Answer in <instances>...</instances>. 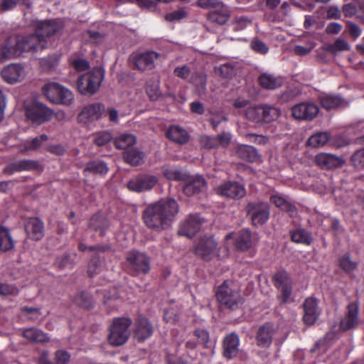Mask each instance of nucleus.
<instances>
[{
	"mask_svg": "<svg viewBox=\"0 0 364 364\" xmlns=\"http://www.w3.org/2000/svg\"><path fill=\"white\" fill-rule=\"evenodd\" d=\"M178 211V205L175 200L162 199L146 209L144 220L149 228L164 230L171 226Z\"/></svg>",
	"mask_w": 364,
	"mask_h": 364,
	"instance_id": "1",
	"label": "nucleus"
},
{
	"mask_svg": "<svg viewBox=\"0 0 364 364\" xmlns=\"http://www.w3.org/2000/svg\"><path fill=\"white\" fill-rule=\"evenodd\" d=\"M9 42L13 44L16 57L25 52H35L42 50L46 46V41L38 36L36 33L11 35L9 36Z\"/></svg>",
	"mask_w": 364,
	"mask_h": 364,
	"instance_id": "2",
	"label": "nucleus"
},
{
	"mask_svg": "<svg viewBox=\"0 0 364 364\" xmlns=\"http://www.w3.org/2000/svg\"><path fill=\"white\" fill-rule=\"evenodd\" d=\"M104 78V72L100 68L81 75L77 81L78 91L82 95H92L96 92Z\"/></svg>",
	"mask_w": 364,
	"mask_h": 364,
	"instance_id": "3",
	"label": "nucleus"
},
{
	"mask_svg": "<svg viewBox=\"0 0 364 364\" xmlns=\"http://www.w3.org/2000/svg\"><path fill=\"white\" fill-rule=\"evenodd\" d=\"M46 97L55 104L70 105L74 101L73 93L57 82H48L42 88Z\"/></svg>",
	"mask_w": 364,
	"mask_h": 364,
	"instance_id": "4",
	"label": "nucleus"
},
{
	"mask_svg": "<svg viewBox=\"0 0 364 364\" xmlns=\"http://www.w3.org/2000/svg\"><path fill=\"white\" fill-rule=\"evenodd\" d=\"M217 243L212 237H205L200 238L195 246L196 254L204 260H211L218 256L220 258H224L229 254L227 247L224 250H220L217 255Z\"/></svg>",
	"mask_w": 364,
	"mask_h": 364,
	"instance_id": "5",
	"label": "nucleus"
},
{
	"mask_svg": "<svg viewBox=\"0 0 364 364\" xmlns=\"http://www.w3.org/2000/svg\"><path fill=\"white\" fill-rule=\"evenodd\" d=\"M25 113L27 119L36 124H41L50 120L53 111L47 106L36 101L25 103Z\"/></svg>",
	"mask_w": 364,
	"mask_h": 364,
	"instance_id": "6",
	"label": "nucleus"
},
{
	"mask_svg": "<svg viewBox=\"0 0 364 364\" xmlns=\"http://www.w3.org/2000/svg\"><path fill=\"white\" fill-rule=\"evenodd\" d=\"M131 320L128 318H119L114 320L109 328V343L115 346L123 345L129 336V328Z\"/></svg>",
	"mask_w": 364,
	"mask_h": 364,
	"instance_id": "7",
	"label": "nucleus"
},
{
	"mask_svg": "<svg viewBox=\"0 0 364 364\" xmlns=\"http://www.w3.org/2000/svg\"><path fill=\"white\" fill-rule=\"evenodd\" d=\"M257 242L255 234L250 232L247 229H244L238 232L229 233L225 236V245L234 242L236 248L240 250H247Z\"/></svg>",
	"mask_w": 364,
	"mask_h": 364,
	"instance_id": "8",
	"label": "nucleus"
},
{
	"mask_svg": "<svg viewBox=\"0 0 364 364\" xmlns=\"http://www.w3.org/2000/svg\"><path fill=\"white\" fill-rule=\"evenodd\" d=\"M246 210L255 226L264 224L269 217V207L267 203H250L246 207Z\"/></svg>",
	"mask_w": 364,
	"mask_h": 364,
	"instance_id": "9",
	"label": "nucleus"
},
{
	"mask_svg": "<svg viewBox=\"0 0 364 364\" xmlns=\"http://www.w3.org/2000/svg\"><path fill=\"white\" fill-rule=\"evenodd\" d=\"M27 75L24 66L19 63H11L5 66L1 72L2 79L10 85L23 80Z\"/></svg>",
	"mask_w": 364,
	"mask_h": 364,
	"instance_id": "10",
	"label": "nucleus"
},
{
	"mask_svg": "<svg viewBox=\"0 0 364 364\" xmlns=\"http://www.w3.org/2000/svg\"><path fill=\"white\" fill-rule=\"evenodd\" d=\"M216 297L220 304L229 308H234L240 301V295L237 290L232 289L228 283L225 282L217 291Z\"/></svg>",
	"mask_w": 364,
	"mask_h": 364,
	"instance_id": "11",
	"label": "nucleus"
},
{
	"mask_svg": "<svg viewBox=\"0 0 364 364\" xmlns=\"http://www.w3.org/2000/svg\"><path fill=\"white\" fill-rule=\"evenodd\" d=\"M215 193L221 196L230 198H240L245 196V187L237 182H225L215 188Z\"/></svg>",
	"mask_w": 364,
	"mask_h": 364,
	"instance_id": "12",
	"label": "nucleus"
},
{
	"mask_svg": "<svg viewBox=\"0 0 364 364\" xmlns=\"http://www.w3.org/2000/svg\"><path fill=\"white\" fill-rule=\"evenodd\" d=\"M158 178L152 175H140L131 179L127 183L129 190L134 192L149 191L158 183Z\"/></svg>",
	"mask_w": 364,
	"mask_h": 364,
	"instance_id": "13",
	"label": "nucleus"
},
{
	"mask_svg": "<svg viewBox=\"0 0 364 364\" xmlns=\"http://www.w3.org/2000/svg\"><path fill=\"white\" fill-rule=\"evenodd\" d=\"M316 164L323 169H334L342 167L346 160L342 157L330 153L321 152L315 156Z\"/></svg>",
	"mask_w": 364,
	"mask_h": 364,
	"instance_id": "14",
	"label": "nucleus"
},
{
	"mask_svg": "<svg viewBox=\"0 0 364 364\" xmlns=\"http://www.w3.org/2000/svg\"><path fill=\"white\" fill-rule=\"evenodd\" d=\"M318 113V106L312 102L299 103L291 108L292 116L297 119L311 120Z\"/></svg>",
	"mask_w": 364,
	"mask_h": 364,
	"instance_id": "15",
	"label": "nucleus"
},
{
	"mask_svg": "<svg viewBox=\"0 0 364 364\" xmlns=\"http://www.w3.org/2000/svg\"><path fill=\"white\" fill-rule=\"evenodd\" d=\"M34 26L36 34L46 41V37L58 33L62 28V23L55 20L37 21Z\"/></svg>",
	"mask_w": 364,
	"mask_h": 364,
	"instance_id": "16",
	"label": "nucleus"
},
{
	"mask_svg": "<svg viewBox=\"0 0 364 364\" xmlns=\"http://www.w3.org/2000/svg\"><path fill=\"white\" fill-rule=\"evenodd\" d=\"M127 262L130 268L137 273L146 274L149 270V259L141 252H131L127 257Z\"/></svg>",
	"mask_w": 364,
	"mask_h": 364,
	"instance_id": "17",
	"label": "nucleus"
},
{
	"mask_svg": "<svg viewBox=\"0 0 364 364\" xmlns=\"http://www.w3.org/2000/svg\"><path fill=\"white\" fill-rule=\"evenodd\" d=\"M203 222L198 215H191L181 225L178 233L191 237L200 229Z\"/></svg>",
	"mask_w": 364,
	"mask_h": 364,
	"instance_id": "18",
	"label": "nucleus"
},
{
	"mask_svg": "<svg viewBox=\"0 0 364 364\" xmlns=\"http://www.w3.org/2000/svg\"><path fill=\"white\" fill-rule=\"evenodd\" d=\"M105 111V107L100 104H91L83 108L79 114V120L83 123H87L97 120L101 117Z\"/></svg>",
	"mask_w": 364,
	"mask_h": 364,
	"instance_id": "19",
	"label": "nucleus"
},
{
	"mask_svg": "<svg viewBox=\"0 0 364 364\" xmlns=\"http://www.w3.org/2000/svg\"><path fill=\"white\" fill-rule=\"evenodd\" d=\"M275 284L282 294V301L285 302L291 292V282L286 272H279L274 276Z\"/></svg>",
	"mask_w": 364,
	"mask_h": 364,
	"instance_id": "20",
	"label": "nucleus"
},
{
	"mask_svg": "<svg viewBox=\"0 0 364 364\" xmlns=\"http://www.w3.org/2000/svg\"><path fill=\"white\" fill-rule=\"evenodd\" d=\"M304 321L308 325L314 324L319 315L317 301L314 298L306 299L304 304Z\"/></svg>",
	"mask_w": 364,
	"mask_h": 364,
	"instance_id": "21",
	"label": "nucleus"
},
{
	"mask_svg": "<svg viewBox=\"0 0 364 364\" xmlns=\"http://www.w3.org/2000/svg\"><path fill=\"white\" fill-rule=\"evenodd\" d=\"M320 103L326 109H332L338 107H344L348 102L339 95L332 94H323L321 95Z\"/></svg>",
	"mask_w": 364,
	"mask_h": 364,
	"instance_id": "22",
	"label": "nucleus"
},
{
	"mask_svg": "<svg viewBox=\"0 0 364 364\" xmlns=\"http://www.w3.org/2000/svg\"><path fill=\"white\" fill-rule=\"evenodd\" d=\"M159 57L158 53L146 52L135 56L134 63L135 66L141 70H149L154 68V60Z\"/></svg>",
	"mask_w": 364,
	"mask_h": 364,
	"instance_id": "23",
	"label": "nucleus"
},
{
	"mask_svg": "<svg viewBox=\"0 0 364 364\" xmlns=\"http://www.w3.org/2000/svg\"><path fill=\"white\" fill-rule=\"evenodd\" d=\"M26 231L31 239L41 240L44 235L43 223L38 218H30L26 225Z\"/></svg>",
	"mask_w": 364,
	"mask_h": 364,
	"instance_id": "24",
	"label": "nucleus"
},
{
	"mask_svg": "<svg viewBox=\"0 0 364 364\" xmlns=\"http://www.w3.org/2000/svg\"><path fill=\"white\" fill-rule=\"evenodd\" d=\"M206 188V182L200 176H192L188 183L184 186L183 192L188 196H193Z\"/></svg>",
	"mask_w": 364,
	"mask_h": 364,
	"instance_id": "25",
	"label": "nucleus"
},
{
	"mask_svg": "<svg viewBox=\"0 0 364 364\" xmlns=\"http://www.w3.org/2000/svg\"><path fill=\"white\" fill-rule=\"evenodd\" d=\"M358 307L356 304L352 303L348 306V311L346 317L341 321V328L347 331L355 327L358 323Z\"/></svg>",
	"mask_w": 364,
	"mask_h": 364,
	"instance_id": "26",
	"label": "nucleus"
},
{
	"mask_svg": "<svg viewBox=\"0 0 364 364\" xmlns=\"http://www.w3.org/2000/svg\"><path fill=\"white\" fill-rule=\"evenodd\" d=\"M239 338L235 334H230L224 339V355L228 358L235 356L238 352Z\"/></svg>",
	"mask_w": 364,
	"mask_h": 364,
	"instance_id": "27",
	"label": "nucleus"
},
{
	"mask_svg": "<svg viewBox=\"0 0 364 364\" xmlns=\"http://www.w3.org/2000/svg\"><path fill=\"white\" fill-rule=\"evenodd\" d=\"M152 334V327L146 318L139 319L134 335L138 340H145Z\"/></svg>",
	"mask_w": 364,
	"mask_h": 364,
	"instance_id": "28",
	"label": "nucleus"
},
{
	"mask_svg": "<svg viewBox=\"0 0 364 364\" xmlns=\"http://www.w3.org/2000/svg\"><path fill=\"white\" fill-rule=\"evenodd\" d=\"M259 85L267 90H274L279 87L283 80L281 77H275L272 75L263 73L259 77Z\"/></svg>",
	"mask_w": 364,
	"mask_h": 364,
	"instance_id": "29",
	"label": "nucleus"
},
{
	"mask_svg": "<svg viewBox=\"0 0 364 364\" xmlns=\"http://www.w3.org/2000/svg\"><path fill=\"white\" fill-rule=\"evenodd\" d=\"M237 154L240 158L249 162H255L259 159V156L257 150L252 146H238Z\"/></svg>",
	"mask_w": 364,
	"mask_h": 364,
	"instance_id": "30",
	"label": "nucleus"
},
{
	"mask_svg": "<svg viewBox=\"0 0 364 364\" xmlns=\"http://www.w3.org/2000/svg\"><path fill=\"white\" fill-rule=\"evenodd\" d=\"M219 6H221L220 10L210 12L208 14V18L213 22L219 24H224L229 20L230 17V11L229 8L222 2H220Z\"/></svg>",
	"mask_w": 364,
	"mask_h": 364,
	"instance_id": "31",
	"label": "nucleus"
},
{
	"mask_svg": "<svg viewBox=\"0 0 364 364\" xmlns=\"http://www.w3.org/2000/svg\"><path fill=\"white\" fill-rule=\"evenodd\" d=\"M262 114H264L263 105L250 106L245 110V117L255 124L263 123Z\"/></svg>",
	"mask_w": 364,
	"mask_h": 364,
	"instance_id": "32",
	"label": "nucleus"
},
{
	"mask_svg": "<svg viewBox=\"0 0 364 364\" xmlns=\"http://www.w3.org/2000/svg\"><path fill=\"white\" fill-rule=\"evenodd\" d=\"M323 49L326 52L333 55H337L341 52L349 50L350 49V46L347 41L338 38L334 43L324 45Z\"/></svg>",
	"mask_w": 364,
	"mask_h": 364,
	"instance_id": "33",
	"label": "nucleus"
},
{
	"mask_svg": "<svg viewBox=\"0 0 364 364\" xmlns=\"http://www.w3.org/2000/svg\"><path fill=\"white\" fill-rule=\"evenodd\" d=\"M167 136L179 144H184L188 141L187 132L178 126H171L166 132Z\"/></svg>",
	"mask_w": 364,
	"mask_h": 364,
	"instance_id": "34",
	"label": "nucleus"
},
{
	"mask_svg": "<svg viewBox=\"0 0 364 364\" xmlns=\"http://www.w3.org/2000/svg\"><path fill=\"white\" fill-rule=\"evenodd\" d=\"M330 140V134L328 132H317L311 135L307 144L313 148H321L325 146Z\"/></svg>",
	"mask_w": 364,
	"mask_h": 364,
	"instance_id": "35",
	"label": "nucleus"
},
{
	"mask_svg": "<svg viewBox=\"0 0 364 364\" xmlns=\"http://www.w3.org/2000/svg\"><path fill=\"white\" fill-rule=\"evenodd\" d=\"M23 336L27 340L33 342H46L48 341V336L41 330L36 328H30L24 330Z\"/></svg>",
	"mask_w": 364,
	"mask_h": 364,
	"instance_id": "36",
	"label": "nucleus"
},
{
	"mask_svg": "<svg viewBox=\"0 0 364 364\" xmlns=\"http://www.w3.org/2000/svg\"><path fill=\"white\" fill-rule=\"evenodd\" d=\"M14 240L9 230L0 226V251L6 252L14 247Z\"/></svg>",
	"mask_w": 364,
	"mask_h": 364,
	"instance_id": "37",
	"label": "nucleus"
},
{
	"mask_svg": "<svg viewBox=\"0 0 364 364\" xmlns=\"http://www.w3.org/2000/svg\"><path fill=\"white\" fill-rule=\"evenodd\" d=\"M144 158V154L135 149L126 150L124 153V160L129 164L136 166L140 164Z\"/></svg>",
	"mask_w": 364,
	"mask_h": 364,
	"instance_id": "38",
	"label": "nucleus"
},
{
	"mask_svg": "<svg viewBox=\"0 0 364 364\" xmlns=\"http://www.w3.org/2000/svg\"><path fill=\"white\" fill-rule=\"evenodd\" d=\"M48 353H45L41 358V364H53L47 359ZM70 355L63 350H59L55 352V363L56 364H65L70 361Z\"/></svg>",
	"mask_w": 364,
	"mask_h": 364,
	"instance_id": "39",
	"label": "nucleus"
},
{
	"mask_svg": "<svg viewBox=\"0 0 364 364\" xmlns=\"http://www.w3.org/2000/svg\"><path fill=\"white\" fill-rule=\"evenodd\" d=\"M114 145L119 149H129V147L134 144L136 137L133 134H124L114 139Z\"/></svg>",
	"mask_w": 364,
	"mask_h": 364,
	"instance_id": "40",
	"label": "nucleus"
},
{
	"mask_svg": "<svg viewBox=\"0 0 364 364\" xmlns=\"http://www.w3.org/2000/svg\"><path fill=\"white\" fill-rule=\"evenodd\" d=\"M271 201L277 207L280 208L283 210L290 213L292 216L295 213V207L289 203L286 199L279 195H274L271 197Z\"/></svg>",
	"mask_w": 364,
	"mask_h": 364,
	"instance_id": "41",
	"label": "nucleus"
},
{
	"mask_svg": "<svg viewBox=\"0 0 364 364\" xmlns=\"http://www.w3.org/2000/svg\"><path fill=\"white\" fill-rule=\"evenodd\" d=\"M257 341L259 346L266 347L269 346L272 341L270 328L264 326L259 328L257 333Z\"/></svg>",
	"mask_w": 364,
	"mask_h": 364,
	"instance_id": "42",
	"label": "nucleus"
},
{
	"mask_svg": "<svg viewBox=\"0 0 364 364\" xmlns=\"http://www.w3.org/2000/svg\"><path fill=\"white\" fill-rule=\"evenodd\" d=\"M162 173L168 180H185L186 178L185 173L172 166H164Z\"/></svg>",
	"mask_w": 364,
	"mask_h": 364,
	"instance_id": "43",
	"label": "nucleus"
},
{
	"mask_svg": "<svg viewBox=\"0 0 364 364\" xmlns=\"http://www.w3.org/2000/svg\"><path fill=\"white\" fill-rule=\"evenodd\" d=\"M146 91L151 100H157L161 96L159 80H149L146 82Z\"/></svg>",
	"mask_w": 364,
	"mask_h": 364,
	"instance_id": "44",
	"label": "nucleus"
},
{
	"mask_svg": "<svg viewBox=\"0 0 364 364\" xmlns=\"http://www.w3.org/2000/svg\"><path fill=\"white\" fill-rule=\"evenodd\" d=\"M291 240L296 243L309 245L311 242V235L304 229H297L291 232Z\"/></svg>",
	"mask_w": 364,
	"mask_h": 364,
	"instance_id": "45",
	"label": "nucleus"
},
{
	"mask_svg": "<svg viewBox=\"0 0 364 364\" xmlns=\"http://www.w3.org/2000/svg\"><path fill=\"white\" fill-rule=\"evenodd\" d=\"M14 57L16 55L13 49V44L10 43L9 37L5 43L0 45V63Z\"/></svg>",
	"mask_w": 364,
	"mask_h": 364,
	"instance_id": "46",
	"label": "nucleus"
},
{
	"mask_svg": "<svg viewBox=\"0 0 364 364\" xmlns=\"http://www.w3.org/2000/svg\"><path fill=\"white\" fill-rule=\"evenodd\" d=\"M263 123H269L274 121L280 114V112L277 108L267 105H263Z\"/></svg>",
	"mask_w": 364,
	"mask_h": 364,
	"instance_id": "47",
	"label": "nucleus"
},
{
	"mask_svg": "<svg viewBox=\"0 0 364 364\" xmlns=\"http://www.w3.org/2000/svg\"><path fill=\"white\" fill-rule=\"evenodd\" d=\"M339 266L346 272L351 273L357 268L358 263L352 260L348 255H345L339 259Z\"/></svg>",
	"mask_w": 364,
	"mask_h": 364,
	"instance_id": "48",
	"label": "nucleus"
},
{
	"mask_svg": "<svg viewBox=\"0 0 364 364\" xmlns=\"http://www.w3.org/2000/svg\"><path fill=\"white\" fill-rule=\"evenodd\" d=\"M106 164L102 161H92L87 164L85 171L93 173L104 174L107 172Z\"/></svg>",
	"mask_w": 364,
	"mask_h": 364,
	"instance_id": "49",
	"label": "nucleus"
},
{
	"mask_svg": "<svg viewBox=\"0 0 364 364\" xmlns=\"http://www.w3.org/2000/svg\"><path fill=\"white\" fill-rule=\"evenodd\" d=\"M41 313L39 309L24 307L21 311V317L24 319L37 321L40 319Z\"/></svg>",
	"mask_w": 364,
	"mask_h": 364,
	"instance_id": "50",
	"label": "nucleus"
},
{
	"mask_svg": "<svg viewBox=\"0 0 364 364\" xmlns=\"http://www.w3.org/2000/svg\"><path fill=\"white\" fill-rule=\"evenodd\" d=\"M252 21L246 16L236 18L232 22V29L235 31H242L247 28Z\"/></svg>",
	"mask_w": 364,
	"mask_h": 364,
	"instance_id": "51",
	"label": "nucleus"
},
{
	"mask_svg": "<svg viewBox=\"0 0 364 364\" xmlns=\"http://www.w3.org/2000/svg\"><path fill=\"white\" fill-rule=\"evenodd\" d=\"M112 139L111 134L108 132L97 133L94 136V142L98 146H102L108 143Z\"/></svg>",
	"mask_w": 364,
	"mask_h": 364,
	"instance_id": "52",
	"label": "nucleus"
},
{
	"mask_svg": "<svg viewBox=\"0 0 364 364\" xmlns=\"http://www.w3.org/2000/svg\"><path fill=\"white\" fill-rule=\"evenodd\" d=\"M35 167V162L28 160L19 161L13 164V168L16 171H28Z\"/></svg>",
	"mask_w": 364,
	"mask_h": 364,
	"instance_id": "53",
	"label": "nucleus"
},
{
	"mask_svg": "<svg viewBox=\"0 0 364 364\" xmlns=\"http://www.w3.org/2000/svg\"><path fill=\"white\" fill-rule=\"evenodd\" d=\"M191 82L196 87H198V90L199 93L203 92L205 86L206 78L205 76L203 73H197L191 78Z\"/></svg>",
	"mask_w": 364,
	"mask_h": 364,
	"instance_id": "54",
	"label": "nucleus"
},
{
	"mask_svg": "<svg viewBox=\"0 0 364 364\" xmlns=\"http://www.w3.org/2000/svg\"><path fill=\"white\" fill-rule=\"evenodd\" d=\"M352 161L355 167L364 168V147L353 155Z\"/></svg>",
	"mask_w": 364,
	"mask_h": 364,
	"instance_id": "55",
	"label": "nucleus"
},
{
	"mask_svg": "<svg viewBox=\"0 0 364 364\" xmlns=\"http://www.w3.org/2000/svg\"><path fill=\"white\" fill-rule=\"evenodd\" d=\"M216 72L223 77H230L235 73L233 67L228 63L221 65L217 68Z\"/></svg>",
	"mask_w": 364,
	"mask_h": 364,
	"instance_id": "56",
	"label": "nucleus"
},
{
	"mask_svg": "<svg viewBox=\"0 0 364 364\" xmlns=\"http://www.w3.org/2000/svg\"><path fill=\"white\" fill-rule=\"evenodd\" d=\"M251 47L255 52L260 54H266L269 50L266 44L258 39H255L252 41Z\"/></svg>",
	"mask_w": 364,
	"mask_h": 364,
	"instance_id": "57",
	"label": "nucleus"
},
{
	"mask_svg": "<svg viewBox=\"0 0 364 364\" xmlns=\"http://www.w3.org/2000/svg\"><path fill=\"white\" fill-rule=\"evenodd\" d=\"M18 290L16 287L7 284L0 282V294L1 295H16Z\"/></svg>",
	"mask_w": 364,
	"mask_h": 364,
	"instance_id": "58",
	"label": "nucleus"
},
{
	"mask_svg": "<svg viewBox=\"0 0 364 364\" xmlns=\"http://www.w3.org/2000/svg\"><path fill=\"white\" fill-rule=\"evenodd\" d=\"M186 16V12L183 9H179L166 15V20L168 21H179Z\"/></svg>",
	"mask_w": 364,
	"mask_h": 364,
	"instance_id": "59",
	"label": "nucleus"
},
{
	"mask_svg": "<svg viewBox=\"0 0 364 364\" xmlns=\"http://www.w3.org/2000/svg\"><path fill=\"white\" fill-rule=\"evenodd\" d=\"M48 139V136L46 134H42L39 137H36L27 146L26 149L27 150H35L39 148L41 145V143L46 141Z\"/></svg>",
	"mask_w": 364,
	"mask_h": 364,
	"instance_id": "60",
	"label": "nucleus"
},
{
	"mask_svg": "<svg viewBox=\"0 0 364 364\" xmlns=\"http://www.w3.org/2000/svg\"><path fill=\"white\" fill-rule=\"evenodd\" d=\"M173 73L176 76L186 79L189 76L191 70L187 65H183L176 68Z\"/></svg>",
	"mask_w": 364,
	"mask_h": 364,
	"instance_id": "61",
	"label": "nucleus"
},
{
	"mask_svg": "<svg viewBox=\"0 0 364 364\" xmlns=\"http://www.w3.org/2000/svg\"><path fill=\"white\" fill-rule=\"evenodd\" d=\"M198 5L203 9L215 8L220 4L218 0H198Z\"/></svg>",
	"mask_w": 364,
	"mask_h": 364,
	"instance_id": "62",
	"label": "nucleus"
},
{
	"mask_svg": "<svg viewBox=\"0 0 364 364\" xmlns=\"http://www.w3.org/2000/svg\"><path fill=\"white\" fill-rule=\"evenodd\" d=\"M342 30V26L339 23L333 22L329 23L326 28V31L330 34H338Z\"/></svg>",
	"mask_w": 364,
	"mask_h": 364,
	"instance_id": "63",
	"label": "nucleus"
},
{
	"mask_svg": "<svg viewBox=\"0 0 364 364\" xmlns=\"http://www.w3.org/2000/svg\"><path fill=\"white\" fill-rule=\"evenodd\" d=\"M347 26L349 30L350 34L355 38H358L361 34V30L360 27L354 23L347 22Z\"/></svg>",
	"mask_w": 364,
	"mask_h": 364,
	"instance_id": "64",
	"label": "nucleus"
}]
</instances>
